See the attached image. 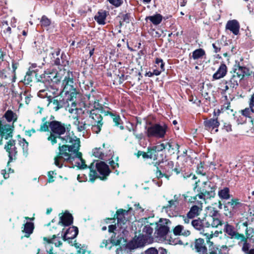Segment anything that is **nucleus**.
I'll use <instances>...</instances> for the list:
<instances>
[{"mask_svg":"<svg viewBox=\"0 0 254 254\" xmlns=\"http://www.w3.org/2000/svg\"><path fill=\"white\" fill-rule=\"evenodd\" d=\"M216 186L210 181L204 182L202 185L197 189L198 193L194 196H190L189 192L184 194L183 196L186 201L193 202L195 201L198 197L199 199L205 201L206 199L214 198L216 195L215 190Z\"/></svg>","mask_w":254,"mask_h":254,"instance_id":"nucleus-3","label":"nucleus"},{"mask_svg":"<svg viewBox=\"0 0 254 254\" xmlns=\"http://www.w3.org/2000/svg\"><path fill=\"white\" fill-rule=\"evenodd\" d=\"M194 249L198 254H207V249L203 239L199 238L195 240Z\"/></svg>","mask_w":254,"mask_h":254,"instance_id":"nucleus-16","label":"nucleus"},{"mask_svg":"<svg viewBox=\"0 0 254 254\" xmlns=\"http://www.w3.org/2000/svg\"><path fill=\"white\" fill-rule=\"evenodd\" d=\"M93 155L95 157L101 159H103L104 157V154L102 152L101 149L99 148H95L92 151Z\"/></svg>","mask_w":254,"mask_h":254,"instance_id":"nucleus-46","label":"nucleus"},{"mask_svg":"<svg viewBox=\"0 0 254 254\" xmlns=\"http://www.w3.org/2000/svg\"><path fill=\"white\" fill-rule=\"evenodd\" d=\"M162 15L159 13L146 17V20H149L154 25H159L162 22Z\"/></svg>","mask_w":254,"mask_h":254,"instance_id":"nucleus-30","label":"nucleus"},{"mask_svg":"<svg viewBox=\"0 0 254 254\" xmlns=\"http://www.w3.org/2000/svg\"><path fill=\"white\" fill-rule=\"evenodd\" d=\"M202 210V207L196 205L191 207L190 211L188 212V216L190 218H193L198 216Z\"/></svg>","mask_w":254,"mask_h":254,"instance_id":"nucleus-28","label":"nucleus"},{"mask_svg":"<svg viewBox=\"0 0 254 254\" xmlns=\"http://www.w3.org/2000/svg\"><path fill=\"white\" fill-rule=\"evenodd\" d=\"M70 128L69 124L56 120L50 122V132L47 140L52 145L58 143L59 152H61L62 146H64L67 148L79 139L69 132Z\"/></svg>","mask_w":254,"mask_h":254,"instance_id":"nucleus-1","label":"nucleus"},{"mask_svg":"<svg viewBox=\"0 0 254 254\" xmlns=\"http://www.w3.org/2000/svg\"><path fill=\"white\" fill-rule=\"evenodd\" d=\"M95 166L98 172L103 177H106L110 174V170L109 166L104 162L96 163Z\"/></svg>","mask_w":254,"mask_h":254,"instance_id":"nucleus-21","label":"nucleus"},{"mask_svg":"<svg viewBox=\"0 0 254 254\" xmlns=\"http://www.w3.org/2000/svg\"><path fill=\"white\" fill-rule=\"evenodd\" d=\"M206 224L207 228L211 226L213 228H217L219 226L223 225V221L220 219V217L213 218L212 217H206Z\"/></svg>","mask_w":254,"mask_h":254,"instance_id":"nucleus-24","label":"nucleus"},{"mask_svg":"<svg viewBox=\"0 0 254 254\" xmlns=\"http://www.w3.org/2000/svg\"><path fill=\"white\" fill-rule=\"evenodd\" d=\"M8 23L7 21H4L2 22V28H5V29L3 30V32L5 33H7L9 35L11 33V29L9 26H7Z\"/></svg>","mask_w":254,"mask_h":254,"instance_id":"nucleus-56","label":"nucleus"},{"mask_svg":"<svg viewBox=\"0 0 254 254\" xmlns=\"http://www.w3.org/2000/svg\"><path fill=\"white\" fill-rule=\"evenodd\" d=\"M107 17V11L104 10H100L95 16L94 19L99 24L104 25L105 24V20Z\"/></svg>","mask_w":254,"mask_h":254,"instance_id":"nucleus-27","label":"nucleus"},{"mask_svg":"<svg viewBox=\"0 0 254 254\" xmlns=\"http://www.w3.org/2000/svg\"><path fill=\"white\" fill-rule=\"evenodd\" d=\"M116 254H131L130 252L128 250H123L122 248H120L117 249Z\"/></svg>","mask_w":254,"mask_h":254,"instance_id":"nucleus-62","label":"nucleus"},{"mask_svg":"<svg viewBox=\"0 0 254 254\" xmlns=\"http://www.w3.org/2000/svg\"><path fill=\"white\" fill-rule=\"evenodd\" d=\"M13 126L3 123L0 120V145L2 144V138L8 139L12 136Z\"/></svg>","mask_w":254,"mask_h":254,"instance_id":"nucleus-13","label":"nucleus"},{"mask_svg":"<svg viewBox=\"0 0 254 254\" xmlns=\"http://www.w3.org/2000/svg\"><path fill=\"white\" fill-rule=\"evenodd\" d=\"M207 254H224L221 252V249H220L218 246H212L209 247L208 253Z\"/></svg>","mask_w":254,"mask_h":254,"instance_id":"nucleus-42","label":"nucleus"},{"mask_svg":"<svg viewBox=\"0 0 254 254\" xmlns=\"http://www.w3.org/2000/svg\"><path fill=\"white\" fill-rule=\"evenodd\" d=\"M78 233V230L76 227H70L64 234L63 236V240L64 241L68 240V243H70V240L74 239L77 236Z\"/></svg>","mask_w":254,"mask_h":254,"instance_id":"nucleus-19","label":"nucleus"},{"mask_svg":"<svg viewBox=\"0 0 254 254\" xmlns=\"http://www.w3.org/2000/svg\"><path fill=\"white\" fill-rule=\"evenodd\" d=\"M80 140L74 142L73 144L70 145L68 148L64 146H62L61 152L59 155L55 158V164L59 168H62L64 162L73 164L80 169L87 168L85 161L82 158V153L79 151L80 148Z\"/></svg>","mask_w":254,"mask_h":254,"instance_id":"nucleus-2","label":"nucleus"},{"mask_svg":"<svg viewBox=\"0 0 254 254\" xmlns=\"http://www.w3.org/2000/svg\"><path fill=\"white\" fill-rule=\"evenodd\" d=\"M34 224L32 222H26L24 224L23 232L25 233V237H29L33 233L34 229Z\"/></svg>","mask_w":254,"mask_h":254,"instance_id":"nucleus-32","label":"nucleus"},{"mask_svg":"<svg viewBox=\"0 0 254 254\" xmlns=\"http://www.w3.org/2000/svg\"><path fill=\"white\" fill-rule=\"evenodd\" d=\"M166 145V149H168L169 151L171 150V149H173L174 145L177 147V149H179V145L178 144H173L172 143L170 142H166L165 143Z\"/></svg>","mask_w":254,"mask_h":254,"instance_id":"nucleus-61","label":"nucleus"},{"mask_svg":"<svg viewBox=\"0 0 254 254\" xmlns=\"http://www.w3.org/2000/svg\"><path fill=\"white\" fill-rule=\"evenodd\" d=\"M153 231V229L150 225L145 226L143 228L142 234L137 238V247L143 246L148 240L152 239Z\"/></svg>","mask_w":254,"mask_h":254,"instance_id":"nucleus-11","label":"nucleus"},{"mask_svg":"<svg viewBox=\"0 0 254 254\" xmlns=\"http://www.w3.org/2000/svg\"><path fill=\"white\" fill-rule=\"evenodd\" d=\"M110 243L109 240H103L100 245L101 248H105L109 250H111L112 248L111 245H110Z\"/></svg>","mask_w":254,"mask_h":254,"instance_id":"nucleus-51","label":"nucleus"},{"mask_svg":"<svg viewBox=\"0 0 254 254\" xmlns=\"http://www.w3.org/2000/svg\"><path fill=\"white\" fill-rule=\"evenodd\" d=\"M69 101L71 102L70 106H69V103L67 101L66 106L64 107L65 108L66 110L68 111L70 113L72 114L74 112L76 113L78 110L76 103L75 102H73L71 99H70Z\"/></svg>","mask_w":254,"mask_h":254,"instance_id":"nucleus-34","label":"nucleus"},{"mask_svg":"<svg viewBox=\"0 0 254 254\" xmlns=\"http://www.w3.org/2000/svg\"><path fill=\"white\" fill-rule=\"evenodd\" d=\"M60 52L61 50L59 48L56 49L54 51V52L52 54V61L56 65H61L64 67L68 65L69 64L67 57L64 53H62L61 54Z\"/></svg>","mask_w":254,"mask_h":254,"instance_id":"nucleus-10","label":"nucleus"},{"mask_svg":"<svg viewBox=\"0 0 254 254\" xmlns=\"http://www.w3.org/2000/svg\"><path fill=\"white\" fill-rule=\"evenodd\" d=\"M167 129V126L165 124H150L145 127V134L149 138H163L165 137Z\"/></svg>","mask_w":254,"mask_h":254,"instance_id":"nucleus-5","label":"nucleus"},{"mask_svg":"<svg viewBox=\"0 0 254 254\" xmlns=\"http://www.w3.org/2000/svg\"><path fill=\"white\" fill-rule=\"evenodd\" d=\"M225 84H228L230 87H232V89L234 88H236L238 86V83H237L235 80H234L231 78L230 80L228 81H225Z\"/></svg>","mask_w":254,"mask_h":254,"instance_id":"nucleus-53","label":"nucleus"},{"mask_svg":"<svg viewBox=\"0 0 254 254\" xmlns=\"http://www.w3.org/2000/svg\"><path fill=\"white\" fill-rule=\"evenodd\" d=\"M250 75L249 69L246 66L238 65L234 70V73L231 78L235 80L237 83L239 82L245 76Z\"/></svg>","mask_w":254,"mask_h":254,"instance_id":"nucleus-12","label":"nucleus"},{"mask_svg":"<svg viewBox=\"0 0 254 254\" xmlns=\"http://www.w3.org/2000/svg\"><path fill=\"white\" fill-rule=\"evenodd\" d=\"M128 210H126L123 209H119L116 212L117 219V225L120 227V231L122 229L125 228V225L127 221L125 217L127 214ZM125 229L122 230V233H124Z\"/></svg>","mask_w":254,"mask_h":254,"instance_id":"nucleus-14","label":"nucleus"},{"mask_svg":"<svg viewBox=\"0 0 254 254\" xmlns=\"http://www.w3.org/2000/svg\"><path fill=\"white\" fill-rule=\"evenodd\" d=\"M148 151L149 152V157L150 159H153L154 160H158L160 162L162 158L159 159L158 157V152L154 149L153 147H148Z\"/></svg>","mask_w":254,"mask_h":254,"instance_id":"nucleus-35","label":"nucleus"},{"mask_svg":"<svg viewBox=\"0 0 254 254\" xmlns=\"http://www.w3.org/2000/svg\"><path fill=\"white\" fill-rule=\"evenodd\" d=\"M227 67L224 64H221L216 71L213 75L212 80L219 79L224 77L227 73Z\"/></svg>","mask_w":254,"mask_h":254,"instance_id":"nucleus-22","label":"nucleus"},{"mask_svg":"<svg viewBox=\"0 0 254 254\" xmlns=\"http://www.w3.org/2000/svg\"><path fill=\"white\" fill-rule=\"evenodd\" d=\"M204 126L205 128L209 131H212L214 129L216 128L214 132H217L218 131V127L220 125V123L218 120L217 118L215 119H210L204 121Z\"/></svg>","mask_w":254,"mask_h":254,"instance_id":"nucleus-17","label":"nucleus"},{"mask_svg":"<svg viewBox=\"0 0 254 254\" xmlns=\"http://www.w3.org/2000/svg\"><path fill=\"white\" fill-rule=\"evenodd\" d=\"M226 98V102L224 103L221 106V111L223 113L224 112H226L228 114H232L233 112V110L231 108L230 102L227 100V96Z\"/></svg>","mask_w":254,"mask_h":254,"instance_id":"nucleus-37","label":"nucleus"},{"mask_svg":"<svg viewBox=\"0 0 254 254\" xmlns=\"http://www.w3.org/2000/svg\"><path fill=\"white\" fill-rule=\"evenodd\" d=\"M42 123L40 125L39 131L41 132H46L49 130L50 128V122L46 121V118L42 119Z\"/></svg>","mask_w":254,"mask_h":254,"instance_id":"nucleus-40","label":"nucleus"},{"mask_svg":"<svg viewBox=\"0 0 254 254\" xmlns=\"http://www.w3.org/2000/svg\"><path fill=\"white\" fill-rule=\"evenodd\" d=\"M218 195L220 198L221 199H228L230 198V190L227 187H225L223 189L219 190Z\"/></svg>","mask_w":254,"mask_h":254,"instance_id":"nucleus-31","label":"nucleus"},{"mask_svg":"<svg viewBox=\"0 0 254 254\" xmlns=\"http://www.w3.org/2000/svg\"><path fill=\"white\" fill-rule=\"evenodd\" d=\"M74 119L75 120L73 123V125L76 127L77 130L79 132L84 130L86 129V124L85 122H80L77 116L74 117Z\"/></svg>","mask_w":254,"mask_h":254,"instance_id":"nucleus-33","label":"nucleus"},{"mask_svg":"<svg viewBox=\"0 0 254 254\" xmlns=\"http://www.w3.org/2000/svg\"><path fill=\"white\" fill-rule=\"evenodd\" d=\"M171 221L167 219H160L156 223L157 226L155 234L156 237L160 239H165L166 235L170 231L169 225Z\"/></svg>","mask_w":254,"mask_h":254,"instance_id":"nucleus-7","label":"nucleus"},{"mask_svg":"<svg viewBox=\"0 0 254 254\" xmlns=\"http://www.w3.org/2000/svg\"><path fill=\"white\" fill-rule=\"evenodd\" d=\"M16 114L11 110H7L4 115V117L6 119L8 122L15 121L16 120Z\"/></svg>","mask_w":254,"mask_h":254,"instance_id":"nucleus-39","label":"nucleus"},{"mask_svg":"<svg viewBox=\"0 0 254 254\" xmlns=\"http://www.w3.org/2000/svg\"><path fill=\"white\" fill-rule=\"evenodd\" d=\"M48 102V107L53 109L55 111H58L60 109L66 106L67 103V100L64 99L62 96H56L53 97L49 96L47 97Z\"/></svg>","mask_w":254,"mask_h":254,"instance_id":"nucleus-8","label":"nucleus"},{"mask_svg":"<svg viewBox=\"0 0 254 254\" xmlns=\"http://www.w3.org/2000/svg\"><path fill=\"white\" fill-rule=\"evenodd\" d=\"M56 236L55 235H53V238L52 239H50V240H52L51 242V245L53 243L55 244V245L56 247H60L62 245V243L61 241L59 240H56L55 238Z\"/></svg>","mask_w":254,"mask_h":254,"instance_id":"nucleus-57","label":"nucleus"},{"mask_svg":"<svg viewBox=\"0 0 254 254\" xmlns=\"http://www.w3.org/2000/svg\"><path fill=\"white\" fill-rule=\"evenodd\" d=\"M240 24L237 20H229L226 25V28L229 30L235 35L239 34Z\"/></svg>","mask_w":254,"mask_h":254,"instance_id":"nucleus-20","label":"nucleus"},{"mask_svg":"<svg viewBox=\"0 0 254 254\" xmlns=\"http://www.w3.org/2000/svg\"><path fill=\"white\" fill-rule=\"evenodd\" d=\"M173 233L175 235H183L188 236L190 235V231L189 230H185L183 226L179 225L175 227L173 230Z\"/></svg>","mask_w":254,"mask_h":254,"instance_id":"nucleus-29","label":"nucleus"},{"mask_svg":"<svg viewBox=\"0 0 254 254\" xmlns=\"http://www.w3.org/2000/svg\"><path fill=\"white\" fill-rule=\"evenodd\" d=\"M228 205L230 207L232 214L236 213L237 210L242 206V204L237 199H232L230 201L227 203Z\"/></svg>","mask_w":254,"mask_h":254,"instance_id":"nucleus-26","label":"nucleus"},{"mask_svg":"<svg viewBox=\"0 0 254 254\" xmlns=\"http://www.w3.org/2000/svg\"><path fill=\"white\" fill-rule=\"evenodd\" d=\"M155 64L156 67L159 66L160 69L162 71H164L165 70V63L162 59L156 58L155 59Z\"/></svg>","mask_w":254,"mask_h":254,"instance_id":"nucleus-47","label":"nucleus"},{"mask_svg":"<svg viewBox=\"0 0 254 254\" xmlns=\"http://www.w3.org/2000/svg\"><path fill=\"white\" fill-rule=\"evenodd\" d=\"M121 21H120V25H122L124 23H129L130 20V15L129 13L123 14L121 16Z\"/></svg>","mask_w":254,"mask_h":254,"instance_id":"nucleus-48","label":"nucleus"},{"mask_svg":"<svg viewBox=\"0 0 254 254\" xmlns=\"http://www.w3.org/2000/svg\"><path fill=\"white\" fill-rule=\"evenodd\" d=\"M40 24L41 26L47 27L51 25V20L46 15H43L40 20Z\"/></svg>","mask_w":254,"mask_h":254,"instance_id":"nucleus-45","label":"nucleus"},{"mask_svg":"<svg viewBox=\"0 0 254 254\" xmlns=\"http://www.w3.org/2000/svg\"><path fill=\"white\" fill-rule=\"evenodd\" d=\"M111 4L116 7L120 6L123 3V0H107Z\"/></svg>","mask_w":254,"mask_h":254,"instance_id":"nucleus-52","label":"nucleus"},{"mask_svg":"<svg viewBox=\"0 0 254 254\" xmlns=\"http://www.w3.org/2000/svg\"><path fill=\"white\" fill-rule=\"evenodd\" d=\"M249 106L250 108H251V110L254 112V93L251 96Z\"/></svg>","mask_w":254,"mask_h":254,"instance_id":"nucleus-64","label":"nucleus"},{"mask_svg":"<svg viewBox=\"0 0 254 254\" xmlns=\"http://www.w3.org/2000/svg\"><path fill=\"white\" fill-rule=\"evenodd\" d=\"M159 250L158 251L155 248H151L147 249L145 252V254H158Z\"/></svg>","mask_w":254,"mask_h":254,"instance_id":"nucleus-58","label":"nucleus"},{"mask_svg":"<svg viewBox=\"0 0 254 254\" xmlns=\"http://www.w3.org/2000/svg\"><path fill=\"white\" fill-rule=\"evenodd\" d=\"M113 121L116 126H118L121 124V120L119 116H114Z\"/></svg>","mask_w":254,"mask_h":254,"instance_id":"nucleus-63","label":"nucleus"},{"mask_svg":"<svg viewBox=\"0 0 254 254\" xmlns=\"http://www.w3.org/2000/svg\"><path fill=\"white\" fill-rule=\"evenodd\" d=\"M224 231L231 238L240 240L238 245L242 246V251L245 254H254V248L251 249V245L248 242L247 239L243 234H239L236 231L234 226L227 223L224 226Z\"/></svg>","mask_w":254,"mask_h":254,"instance_id":"nucleus-4","label":"nucleus"},{"mask_svg":"<svg viewBox=\"0 0 254 254\" xmlns=\"http://www.w3.org/2000/svg\"><path fill=\"white\" fill-rule=\"evenodd\" d=\"M206 218L203 220L200 219L193 220L191 221V225L196 230L201 231L203 230L204 227L207 228L206 224Z\"/></svg>","mask_w":254,"mask_h":254,"instance_id":"nucleus-25","label":"nucleus"},{"mask_svg":"<svg viewBox=\"0 0 254 254\" xmlns=\"http://www.w3.org/2000/svg\"><path fill=\"white\" fill-rule=\"evenodd\" d=\"M247 238L253 240L254 243V228L246 229Z\"/></svg>","mask_w":254,"mask_h":254,"instance_id":"nucleus-55","label":"nucleus"},{"mask_svg":"<svg viewBox=\"0 0 254 254\" xmlns=\"http://www.w3.org/2000/svg\"><path fill=\"white\" fill-rule=\"evenodd\" d=\"M123 239L124 238L122 237H120L119 236L116 237V234H114L111 237L109 241L112 246H118L121 243Z\"/></svg>","mask_w":254,"mask_h":254,"instance_id":"nucleus-38","label":"nucleus"},{"mask_svg":"<svg viewBox=\"0 0 254 254\" xmlns=\"http://www.w3.org/2000/svg\"><path fill=\"white\" fill-rule=\"evenodd\" d=\"M44 241L47 242V244L45 245L46 252L49 254H54L53 253V247L51 245V242L52 240H50V239L47 238L46 237H44L43 238Z\"/></svg>","mask_w":254,"mask_h":254,"instance_id":"nucleus-43","label":"nucleus"},{"mask_svg":"<svg viewBox=\"0 0 254 254\" xmlns=\"http://www.w3.org/2000/svg\"><path fill=\"white\" fill-rule=\"evenodd\" d=\"M20 144L22 147L23 153L26 155L28 154V143L23 138L20 141Z\"/></svg>","mask_w":254,"mask_h":254,"instance_id":"nucleus-49","label":"nucleus"},{"mask_svg":"<svg viewBox=\"0 0 254 254\" xmlns=\"http://www.w3.org/2000/svg\"><path fill=\"white\" fill-rule=\"evenodd\" d=\"M85 111L86 113L89 114V118L92 120L91 130L94 133L98 134L101 131L104 124L101 113L98 112L97 110L86 109L84 112Z\"/></svg>","mask_w":254,"mask_h":254,"instance_id":"nucleus-6","label":"nucleus"},{"mask_svg":"<svg viewBox=\"0 0 254 254\" xmlns=\"http://www.w3.org/2000/svg\"><path fill=\"white\" fill-rule=\"evenodd\" d=\"M95 91L93 89H92L91 91V94L88 96V99L89 101V104H91V103H93V107L94 109L92 110H97L98 112L103 113L104 112V108L102 104L99 103V100L97 98H95L93 93Z\"/></svg>","mask_w":254,"mask_h":254,"instance_id":"nucleus-18","label":"nucleus"},{"mask_svg":"<svg viewBox=\"0 0 254 254\" xmlns=\"http://www.w3.org/2000/svg\"><path fill=\"white\" fill-rule=\"evenodd\" d=\"M5 149L8 153L9 160L7 163L8 166L10 162L15 159L17 153L16 147H15V141L14 140H9L7 144L5 145Z\"/></svg>","mask_w":254,"mask_h":254,"instance_id":"nucleus-15","label":"nucleus"},{"mask_svg":"<svg viewBox=\"0 0 254 254\" xmlns=\"http://www.w3.org/2000/svg\"><path fill=\"white\" fill-rule=\"evenodd\" d=\"M174 164L173 161H170L168 162L167 164L166 165V169L168 172L173 171Z\"/></svg>","mask_w":254,"mask_h":254,"instance_id":"nucleus-59","label":"nucleus"},{"mask_svg":"<svg viewBox=\"0 0 254 254\" xmlns=\"http://www.w3.org/2000/svg\"><path fill=\"white\" fill-rule=\"evenodd\" d=\"M223 129L227 132H230L232 130V125L229 123H225L223 125Z\"/></svg>","mask_w":254,"mask_h":254,"instance_id":"nucleus-60","label":"nucleus"},{"mask_svg":"<svg viewBox=\"0 0 254 254\" xmlns=\"http://www.w3.org/2000/svg\"><path fill=\"white\" fill-rule=\"evenodd\" d=\"M73 223V217L71 214L65 212L60 216L59 224H62L64 226H69Z\"/></svg>","mask_w":254,"mask_h":254,"instance_id":"nucleus-23","label":"nucleus"},{"mask_svg":"<svg viewBox=\"0 0 254 254\" xmlns=\"http://www.w3.org/2000/svg\"><path fill=\"white\" fill-rule=\"evenodd\" d=\"M254 113L251 110V108H246L245 109L242 110V114L246 117H248L251 119L250 122L252 123L253 125H254V119H253L251 116V113Z\"/></svg>","mask_w":254,"mask_h":254,"instance_id":"nucleus-44","label":"nucleus"},{"mask_svg":"<svg viewBox=\"0 0 254 254\" xmlns=\"http://www.w3.org/2000/svg\"><path fill=\"white\" fill-rule=\"evenodd\" d=\"M205 55V51L201 48L196 49L192 53V58L194 60L201 59Z\"/></svg>","mask_w":254,"mask_h":254,"instance_id":"nucleus-36","label":"nucleus"},{"mask_svg":"<svg viewBox=\"0 0 254 254\" xmlns=\"http://www.w3.org/2000/svg\"><path fill=\"white\" fill-rule=\"evenodd\" d=\"M73 83L72 72L68 71L63 81V92H64L65 94L73 93L75 90Z\"/></svg>","mask_w":254,"mask_h":254,"instance_id":"nucleus-9","label":"nucleus"},{"mask_svg":"<svg viewBox=\"0 0 254 254\" xmlns=\"http://www.w3.org/2000/svg\"><path fill=\"white\" fill-rule=\"evenodd\" d=\"M155 150H156L158 153L162 151L163 150L166 149V145L165 143H162L160 144H158L153 146Z\"/></svg>","mask_w":254,"mask_h":254,"instance_id":"nucleus-54","label":"nucleus"},{"mask_svg":"<svg viewBox=\"0 0 254 254\" xmlns=\"http://www.w3.org/2000/svg\"><path fill=\"white\" fill-rule=\"evenodd\" d=\"M178 204V202H176L175 200L172 199L169 200L167 205L164 206L163 208L168 212L172 207H176Z\"/></svg>","mask_w":254,"mask_h":254,"instance_id":"nucleus-50","label":"nucleus"},{"mask_svg":"<svg viewBox=\"0 0 254 254\" xmlns=\"http://www.w3.org/2000/svg\"><path fill=\"white\" fill-rule=\"evenodd\" d=\"M94 168V163H92L89 166L90 172L89 173V179L91 182H94L95 180L98 177V174L96 171L93 170Z\"/></svg>","mask_w":254,"mask_h":254,"instance_id":"nucleus-41","label":"nucleus"}]
</instances>
